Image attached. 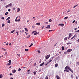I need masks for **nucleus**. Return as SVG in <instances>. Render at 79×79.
I'll list each match as a JSON object with an SVG mask.
<instances>
[{"label": "nucleus", "mask_w": 79, "mask_h": 79, "mask_svg": "<svg viewBox=\"0 0 79 79\" xmlns=\"http://www.w3.org/2000/svg\"><path fill=\"white\" fill-rule=\"evenodd\" d=\"M64 72H68V73H69V70L70 71H71L72 73H74V72L73 71V70H72L71 69V68L67 66H66L64 68ZM68 69H69L68 70Z\"/></svg>", "instance_id": "nucleus-1"}, {"label": "nucleus", "mask_w": 79, "mask_h": 79, "mask_svg": "<svg viewBox=\"0 0 79 79\" xmlns=\"http://www.w3.org/2000/svg\"><path fill=\"white\" fill-rule=\"evenodd\" d=\"M12 6V4L10 3L6 6V8H7V7H9V6Z\"/></svg>", "instance_id": "nucleus-2"}, {"label": "nucleus", "mask_w": 79, "mask_h": 79, "mask_svg": "<svg viewBox=\"0 0 79 79\" xmlns=\"http://www.w3.org/2000/svg\"><path fill=\"white\" fill-rule=\"evenodd\" d=\"M50 56V55L49 54V55H47L45 57L46 59H48Z\"/></svg>", "instance_id": "nucleus-3"}, {"label": "nucleus", "mask_w": 79, "mask_h": 79, "mask_svg": "<svg viewBox=\"0 0 79 79\" xmlns=\"http://www.w3.org/2000/svg\"><path fill=\"white\" fill-rule=\"evenodd\" d=\"M69 36L68 37V39H70V38H71V37H72V34H71V33H69Z\"/></svg>", "instance_id": "nucleus-4"}, {"label": "nucleus", "mask_w": 79, "mask_h": 79, "mask_svg": "<svg viewBox=\"0 0 79 79\" xmlns=\"http://www.w3.org/2000/svg\"><path fill=\"white\" fill-rule=\"evenodd\" d=\"M51 61H52V60H51L48 62H47V63L45 64V66H47L48 64L49 63L51 62Z\"/></svg>", "instance_id": "nucleus-5"}, {"label": "nucleus", "mask_w": 79, "mask_h": 79, "mask_svg": "<svg viewBox=\"0 0 79 79\" xmlns=\"http://www.w3.org/2000/svg\"><path fill=\"white\" fill-rule=\"evenodd\" d=\"M71 51H72V49H69L67 50V52H68V53H69V52H71Z\"/></svg>", "instance_id": "nucleus-6"}, {"label": "nucleus", "mask_w": 79, "mask_h": 79, "mask_svg": "<svg viewBox=\"0 0 79 79\" xmlns=\"http://www.w3.org/2000/svg\"><path fill=\"white\" fill-rule=\"evenodd\" d=\"M44 64H45V62H43L40 65V66H43V65H44Z\"/></svg>", "instance_id": "nucleus-7"}, {"label": "nucleus", "mask_w": 79, "mask_h": 79, "mask_svg": "<svg viewBox=\"0 0 79 79\" xmlns=\"http://www.w3.org/2000/svg\"><path fill=\"white\" fill-rule=\"evenodd\" d=\"M17 12H18V13L19 12V11H20V9H19V8H18L17 10Z\"/></svg>", "instance_id": "nucleus-8"}, {"label": "nucleus", "mask_w": 79, "mask_h": 79, "mask_svg": "<svg viewBox=\"0 0 79 79\" xmlns=\"http://www.w3.org/2000/svg\"><path fill=\"white\" fill-rule=\"evenodd\" d=\"M50 25H48L46 27L47 29H50Z\"/></svg>", "instance_id": "nucleus-9"}, {"label": "nucleus", "mask_w": 79, "mask_h": 79, "mask_svg": "<svg viewBox=\"0 0 79 79\" xmlns=\"http://www.w3.org/2000/svg\"><path fill=\"white\" fill-rule=\"evenodd\" d=\"M19 19L17 20V21H18V22H19V21H20V19H21V17H20V16H19Z\"/></svg>", "instance_id": "nucleus-10"}, {"label": "nucleus", "mask_w": 79, "mask_h": 79, "mask_svg": "<svg viewBox=\"0 0 79 79\" xmlns=\"http://www.w3.org/2000/svg\"><path fill=\"white\" fill-rule=\"evenodd\" d=\"M16 70L15 69H14L13 71H12V72L13 73H16Z\"/></svg>", "instance_id": "nucleus-11"}, {"label": "nucleus", "mask_w": 79, "mask_h": 79, "mask_svg": "<svg viewBox=\"0 0 79 79\" xmlns=\"http://www.w3.org/2000/svg\"><path fill=\"white\" fill-rule=\"evenodd\" d=\"M67 45H69L70 44H72V43H70V42H69V43H67V44H66Z\"/></svg>", "instance_id": "nucleus-12"}, {"label": "nucleus", "mask_w": 79, "mask_h": 79, "mask_svg": "<svg viewBox=\"0 0 79 79\" xmlns=\"http://www.w3.org/2000/svg\"><path fill=\"white\" fill-rule=\"evenodd\" d=\"M18 18V17H17L15 19V21L17 22L18 21V19H17Z\"/></svg>", "instance_id": "nucleus-13"}, {"label": "nucleus", "mask_w": 79, "mask_h": 79, "mask_svg": "<svg viewBox=\"0 0 79 79\" xmlns=\"http://www.w3.org/2000/svg\"><path fill=\"white\" fill-rule=\"evenodd\" d=\"M58 64H55V67H58Z\"/></svg>", "instance_id": "nucleus-14"}, {"label": "nucleus", "mask_w": 79, "mask_h": 79, "mask_svg": "<svg viewBox=\"0 0 79 79\" xmlns=\"http://www.w3.org/2000/svg\"><path fill=\"white\" fill-rule=\"evenodd\" d=\"M10 19V17H9L6 19V21H7L8 20H9Z\"/></svg>", "instance_id": "nucleus-15"}, {"label": "nucleus", "mask_w": 79, "mask_h": 79, "mask_svg": "<svg viewBox=\"0 0 79 79\" xmlns=\"http://www.w3.org/2000/svg\"><path fill=\"white\" fill-rule=\"evenodd\" d=\"M15 31H16V30L15 29L14 30H13V31H12L10 33H13V32H15Z\"/></svg>", "instance_id": "nucleus-16"}, {"label": "nucleus", "mask_w": 79, "mask_h": 79, "mask_svg": "<svg viewBox=\"0 0 79 79\" xmlns=\"http://www.w3.org/2000/svg\"><path fill=\"white\" fill-rule=\"evenodd\" d=\"M59 25H60L61 26H64V24H59Z\"/></svg>", "instance_id": "nucleus-17"}, {"label": "nucleus", "mask_w": 79, "mask_h": 79, "mask_svg": "<svg viewBox=\"0 0 79 79\" xmlns=\"http://www.w3.org/2000/svg\"><path fill=\"white\" fill-rule=\"evenodd\" d=\"M36 25H38V26L40 25V23H36Z\"/></svg>", "instance_id": "nucleus-18"}, {"label": "nucleus", "mask_w": 79, "mask_h": 79, "mask_svg": "<svg viewBox=\"0 0 79 79\" xmlns=\"http://www.w3.org/2000/svg\"><path fill=\"white\" fill-rule=\"evenodd\" d=\"M68 39V37H66L64 39V40H66Z\"/></svg>", "instance_id": "nucleus-19"}, {"label": "nucleus", "mask_w": 79, "mask_h": 79, "mask_svg": "<svg viewBox=\"0 0 79 79\" xmlns=\"http://www.w3.org/2000/svg\"><path fill=\"white\" fill-rule=\"evenodd\" d=\"M39 34V32H36L34 34V35H37V34Z\"/></svg>", "instance_id": "nucleus-20"}, {"label": "nucleus", "mask_w": 79, "mask_h": 79, "mask_svg": "<svg viewBox=\"0 0 79 79\" xmlns=\"http://www.w3.org/2000/svg\"><path fill=\"white\" fill-rule=\"evenodd\" d=\"M25 29L26 31H27V32H28V30L27 29V28H25Z\"/></svg>", "instance_id": "nucleus-21"}, {"label": "nucleus", "mask_w": 79, "mask_h": 79, "mask_svg": "<svg viewBox=\"0 0 79 79\" xmlns=\"http://www.w3.org/2000/svg\"><path fill=\"white\" fill-rule=\"evenodd\" d=\"M25 52H28L29 51V49H25Z\"/></svg>", "instance_id": "nucleus-22"}, {"label": "nucleus", "mask_w": 79, "mask_h": 79, "mask_svg": "<svg viewBox=\"0 0 79 79\" xmlns=\"http://www.w3.org/2000/svg\"><path fill=\"white\" fill-rule=\"evenodd\" d=\"M3 77V75L2 74H1L0 75V78H2Z\"/></svg>", "instance_id": "nucleus-23"}, {"label": "nucleus", "mask_w": 79, "mask_h": 79, "mask_svg": "<svg viewBox=\"0 0 79 79\" xmlns=\"http://www.w3.org/2000/svg\"><path fill=\"white\" fill-rule=\"evenodd\" d=\"M62 50H64V47L62 46Z\"/></svg>", "instance_id": "nucleus-24"}, {"label": "nucleus", "mask_w": 79, "mask_h": 79, "mask_svg": "<svg viewBox=\"0 0 79 79\" xmlns=\"http://www.w3.org/2000/svg\"><path fill=\"white\" fill-rule=\"evenodd\" d=\"M32 45H33V44L32 43H31V45H30L29 47H32Z\"/></svg>", "instance_id": "nucleus-25"}, {"label": "nucleus", "mask_w": 79, "mask_h": 79, "mask_svg": "<svg viewBox=\"0 0 79 79\" xmlns=\"http://www.w3.org/2000/svg\"><path fill=\"white\" fill-rule=\"evenodd\" d=\"M20 32H22V33L24 32V30H22V31L21 30L20 31Z\"/></svg>", "instance_id": "nucleus-26"}, {"label": "nucleus", "mask_w": 79, "mask_h": 79, "mask_svg": "<svg viewBox=\"0 0 79 79\" xmlns=\"http://www.w3.org/2000/svg\"><path fill=\"white\" fill-rule=\"evenodd\" d=\"M7 23H11V22H10V20H8V21H7Z\"/></svg>", "instance_id": "nucleus-27"}, {"label": "nucleus", "mask_w": 79, "mask_h": 79, "mask_svg": "<svg viewBox=\"0 0 79 79\" xmlns=\"http://www.w3.org/2000/svg\"><path fill=\"white\" fill-rule=\"evenodd\" d=\"M71 77L72 78H73L74 77V76L73 75H71Z\"/></svg>", "instance_id": "nucleus-28"}, {"label": "nucleus", "mask_w": 79, "mask_h": 79, "mask_svg": "<svg viewBox=\"0 0 79 79\" xmlns=\"http://www.w3.org/2000/svg\"><path fill=\"white\" fill-rule=\"evenodd\" d=\"M18 31H16V33H17V35H19V34H18Z\"/></svg>", "instance_id": "nucleus-29"}, {"label": "nucleus", "mask_w": 79, "mask_h": 79, "mask_svg": "<svg viewBox=\"0 0 79 79\" xmlns=\"http://www.w3.org/2000/svg\"><path fill=\"white\" fill-rule=\"evenodd\" d=\"M75 37V35L73 36L72 38H71V40H72V39H74V38Z\"/></svg>", "instance_id": "nucleus-30"}, {"label": "nucleus", "mask_w": 79, "mask_h": 79, "mask_svg": "<svg viewBox=\"0 0 79 79\" xmlns=\"http://www.w3.org/2000/svg\"><path fill=\"white\" fill-rule=\"evenodd\" d=\"M33 73H34V75H35V74H36V72H33Z\"/></svg>", "instance_id": "nucleus-31"}, {"label": "nucleus", "mask_w": 79, "mask_h": 79, "mask_svg": "<svg viewBox=\"0 0 79 79\" xmlns=\"http://www.w3.org/2000/svg\"><path fill=\"white\" fill-rule=\"evenodd\" d=\"M68 17H65L64 18V19H68Z\"/></svg>", "instance_id": "nucleus-32"}, {"label": "nucleus", "mask_w": 79, "mask_h": 79, "mask_svg": "<svg viewBox=\"0 0 79 79\" xmlns=\"http://www.w3.org/2000/svg\"><path fill=\"white\" fill-rule=\"evenodd\" d=\"M8 12H7L5 14V15H8Z\"/></svg>", "instance_id": "nucleus-33"}, {"label": "nucleus", "mask_w": 79, "mask_h": 79, "mask_svg": "<svg viewBox=\"0 0 79 79\" xmlns=\"http://www.w3.org/2000/svg\"><path fill=\"white\" fill-rule=\"evenodd\" d=\"M53 58H54V57L53 56L50 59V60H53Z\"/></svg>", "instance_id": "nucleus-34"}, {"label": "nucleus", "mask_w": 79, "mask_h": 79, "mask_svg": "<svg viewBox=\"0 0 79 79\" xmlns=\"http://www.w3.org/2000/svg\"><path fill=\"white\" fill-rule=\"evenodd\" d=\"M21 69L19 68L18 69V71H19H19H21Z\"/></svg>", "instance_id": "nucleus-35"}, {"label": "nucleus", "mask_w": 79, "mask_h": 79, "mask_svg": "<svg viewBox=\"0 0 79 79\" xmlns=\"http://www.w3.org/2000/svg\"><path fill=\"white\" fill-rule=\"evenodd\" d=\"M30 35H29L27 37V38H29V37H30Z\"/></svg>", "instance_id": "nucleus-36"}, {"label": "nucleus", "mask_w": 79, "mask_h": 79, "mask_svg": "<svg viewBox=\"0 0 79 79\" xmlns=\"http://www.w3.org/2000/svg\"><path fill=\"white\" fill-rule=\"evenodd\" d=\"M2 27H4V26H5V24H3L2 25Z\"/></svg>", "instance_id": "nucleus-37"}, {"label": "nucleus", "mask_w": 79, "mask_h": 79, "mask_svg": "<svg viewBox=\"0 0 79 79\" xmlns=\"http://www.w3.org/2000/svg\"><path fill=\"white\" fill-rule=\"evenodd\" d=\"M37 52L38 53H40V51H38Z\"/></svg>", "instance_id": "nucleus-38"}, {"label": "nucleus", "mask_w": 79, "mask_h": 79, "mask_svg": "<svg viewBox=\"0 0 79 79\" xmlns=\"http://www.w3.org/2000/svg\"><path fill=\"white\" fill-rule=\"evenodd\" d=\"M8 62H9V63H11V60H10L8 61Z\"/></svg>", "instance_id": "nucleus-39"}, {"label": "nucleus", "mask_w": 79, "mask_h": 79, "mask_svg": "<svg viewBox=\"0 0 79 79\" xmlns=\"http://www.w3.org/2000/svg\"><path fill=\"white\" fill-rule=\"evenodd\" d=\"M11 63L7 64V65H11Z\"/></svg>", "instance_id": "nucleus-40"}, {"label": "nucleus", "mask_w": 79, "mask_h": 79, "mask_svg": "<svg viewBox=\"0 0 79 79\" xmlns=\"http://www.w3.org/2000/svg\"><path fill=\"white\" fill-rule=\"evenodd\" d=\"M32 19H34L35 20H36V19H35V17H33Z\"/></svg>", "instance_id": "nucleus-41"}, {"label": "nucleus", "mask_w": 79, "mask_h": 79, "mask_svg": "<svg viewBox=\"0 0 79 79\" xmlns=\"http://www.w3.org/2000/svg\"><path fill=\"white\" fill-rule=\"evenodd\" d=\"M52 31H53V30H50L49 31V32H52Z\"/></svg>", "instance_id": "nucleus-42"}, {"label": "nucleus", "mask_w": 79, "mask_h": 79, "mask_svg": "<svg viewBox=\"0 0 79 79\" xmlns=\"http://www.w3.org/2000/svg\"><path fill=\"white\" fill-rule=\"evenodd\" d=\"M76 32H79V31L78 30L75 31Z\"/></svg>", "instance_id": "nucleus-43"}, {"label": "nucleus", "mask_w": 79, "mask_h": 79, "mask_svg": "<svg viewBox=\"0 0 79 79\" xmlns=\"http://www.w3.org/2000/svg\"><path fill=\"white\" fill-rule=\"evenodd\" d=\"M8 11H11V9H9L8 10Z\"/></svg>", "instance_id": "nucleus-44"}, {"label": "nucleus", "mask_w": 79, "mask_h": 79, "mask_svg": "<svg viewBox=\"0 0 79 79\" xmlns=\"http://www.w3.org/2000/svg\"><path fill=\"white\" fill-rule=\"evenodd\" d=\"M64 54H66L67 53V51L65 52H64Z\"/></svg>", "instance_id": "nucleus-45"}, {"label": "nucleus", "mask_w": 79, "mask_h": 79, "mask_svg": "<svg viewBox=\"0 0 79 79\" xmlns=\"http://www.w3.org/2000/svg\"><path fill=\"white\" fill-rule=\"evenodd\" d=\"M49 22H52V19H50L49 20Z\"/></svg>", "instance_id": "nucleus-46"}, {"label": "nucleus", "mask_w": 79, "mask_h": 79, "mask_svg": "<svg viewBox=\"0 0 79 79\" xmlns=\"http://www.w3.org/2000/svg\"><path fill=\"white\" fill-rule=\"evenodd\" d=\"M10 76H11V75H13V74H12V73H10Z\"/></svg>", "instance_id": "nucleus-47"}, {"label": "nucleus", "mask_w": 79, "mask_h": 79, "mask_svg": "<svg viewBox=\"0 0 79 79\" xmlns=\"http://www.w3.org/2000/svg\"><path fill=\"white\" fill-rule=\"evenodd\" d=\"M46 79H48V77H46Z\"/></svg>", "instance_id": "nucleus-48"}, {"label": "nucleus", "mask_w": 79, "mask_h": 79, "mask_svg": "<svg viewBox=\"0 0 79 79\" xmlns=\"http://www.w3.org/2000/svg\"><path fill=\"white\" fill-rule=\"evenodd\" d=\"M45 24H48V22H45Z\"/></svg>", "instance_id": "nucleus-49"}, {"label": "nucleus", "mask_w": 79, "mask_h": 79, "mask_svg": "<svg viewBox=\"0 0 79 79\" xmlns=\"http://www.w3.org/2000/svg\"><path fill=\"white\" fill-rule=\"evenodd\" d=\"M75 20H74L73 21V23H75Z\"/></svg>", "instance_id": "nucleus-50"}, {"label": "nucleus", "mask_w": 79, "mask_h": 79, "mask_svg": "<svg viewBox=\"0 0 79 79\" xmlns=\"http://www.w3.org/2000/svg\"><path fill=\"white\" fill-rule=\"evenodd\" d=\"M1 19H4V17H2Z\"/></svg>", "instance_id": "nucleus-51"}, {"label": "nucleus", "mask_w": 79, "mask_h": 79, "mask_svg": "<svg viewBox=\"0 0 79 79\" xmlns=\"http://www.w3.org/2000/svg\"><path fill=\"white\" fill-rule=\"evenodd\" d=\"M69 11H70V10H69L68 11H67V13H69Z\"/></svg>", "instance_id": "nucleus-52"}, {"label": "nucleus", "mask_w": 79, "mask_h": 79, "mask_svg": "<svg viewBox=\"0 0 79 79\" xmlns=\"http://www.w3.org/2000/svg\"><path fill=\"white\" fill-rule=\"evenodd\" d=\"M15 7H14L13 10H15Z\"/></svg>", "instance_id": "nucleus-53"}, {"label": "nucleus", "mask_w": 79, "mask_h": 79, "mask_svg": "<svg viewBox=\"0 0 79 79\" xmlns=\"http://www.w3.org/2000/svg\"><path fill=\"white\" fill-rule=\"evenodd\" d=\"M2 49H3V50L4 51H5V50H6V49H5L2 48Z\"/></svg>", "instance_id": "nucleus-54"}, {"label": "nucleus", "mask_w": 79, "mask_h": 79, "mask_svg": "<svg viewBox=\"0 0 79 79\" xmlns=\"http://www.w3.org/2000/svg\"><path fill=\"white\" fill-rule=\"evenodd\" d=\"M29 71H30V69H29L27 70L28 72H29Z\"/></svg>", "instance_id": "nucleus-55"}, {"label": "nucleus", "mask_w": 79, "mask_h": 79, "mask_svg": "<svg viewBox=\"0 0 79 79\" xmlns=\"http://www.w3.org/2000/svg\"><path fill=\"white\" fill-rule=\"evenodd\" d=\"M79 62H77L78 66H79Z\"/></svg>", "instance_id": "nucleus-56"}, {"label": "nucleus", "mask_w": 79, "mask_h": 79, "mask_svg": "<svg viewBox=\"0 0 79 79\" xmlns=\"http://www.w3.org/2000/svg\"><path fill=\"white\" fill-rule=\"evenodd\" d=\"M1 57L2 58V57H3V55H2V56H1Z\"/></svg>", "instance_id": "nucleus-57"}, {"label": "nucleus", "mask_w": 79, "mask_h": 79, "mask_svg": "<svg viewBox=\"0 0 79 79\" xmlns=\"http://www.w3.org/2000/svg\"><path fill=\"white\" fill-rule=\"evenodd\" d=\"M36 32V31H33V33H34V32Z\"/></svg>", "instance_id": "nucleus-58"}, {"label": "nucleus", "mask_w": 79, "mask_h": 79, "mask_svg": "<svg viewBox=\"0 0 79 79\" xmlns=\"http://www.w3.org/2000/svg\"><path fill=\"white\" fill-rule=\"evenodd\" d=\"M36 63H35L34 64V66H36Z\"/></svg>", "instance_id": "nucleus-59"}, {"label": "nucleus", "mask_w": 79, "mask_h": 79, "mask_svg": "<svg viewBox=\"0 0 79 79\" xmlns=\"http://www.w3.org/2000/svg\"><path fill=\"white\" fill-rule=\"evenodd\" d=\"M44 26H43L42 27V29H44Z\"/></svg>", "instance_id": "nucleus-60"}, {"label": "nucleus", "mask_w": 79, "mask_h": 79, "mask_svg": "<svg viewBox=\"0 0 79 79\" xmlns=\"http://www.w3.org/2000/svg\"><path fill=\"white\" fill-rule=\"evenodd\" d=\"M76 7V6H75L74 7H73V8H74Z\"/></svg>", "instance_id": "nucleus-61"}, {"label": "nucleus", "mask_w": 79, "mask_h": 79, "mask_svg": "<svg viewBox=\"0 0 79 79\" xmlns=\"http://www.w3.org/2000/svg\"><path fill=\"white\" fill-rule=\"evenodd\" d=\"M75 23H76V24H77V21H76Z\"/></svg>", "instance_id": "nucleus-62"}, {"label": "nucleus", "mask_w": 79, "mask_h": 79, "mask_svg": "<svg viewBox=\"0 0 79 79\" xmlns=\"http://www.w3.org/2000/svg\"><path fill=\"white\" fill-rule=\"evenodd\" d=\"M76 79H78V77H76Z\"/></svg>", "instance_id": "nucleus-63"}, {"label": "nucleus", "mask_w": 79, "mask_h": 79, "mask_svg": "<svg viewBox=\"0 0 79 79\" xmlns=\"http://www.w3.org/2000/svg\"><path fill=\"white\" fill-rule=\"evenodd\" d=\"M74 29V30H77V28H75V29Z\"/></svg>", "instance_id": "nucleus-64"}]
</instances>
